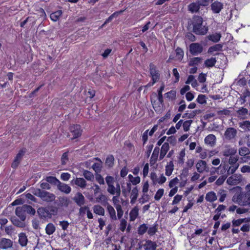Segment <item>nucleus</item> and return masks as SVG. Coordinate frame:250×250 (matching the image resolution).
<instances>
[{"mask_svg":"<svg viewBox=\"0 0 250 250\" xmlns=\"http://www.w3.org/2000/svg\"><path fill=\"white\" fill-rule=\"evenodd\" d=\"M203 18L199 16H193L188 21L187 28L198 35H205L208 31V27L203 25Z\"/></svg>","mask_w":250,"mask_h":250,"instance_id":"obj_1","label":"nucleus"},{"mask_svg":"<svg viewBox=\"0 0 250 250\" xmlns=\"http://www.w3.org/2000/svg\"><path fill=\"white\" fill-rule=\"evenodd\" d=\"M26 149L25 148H22L20 150L18 154L16 155V156L15 157L12 163L11 164V167L13 168L16 169L17 168L21 162V161L22 157L26 153Z\"/></svg>","mask_w":250,"mask_h":250,"instance_id":"obj_2","label":"nucleus"},{"mask_svg":"<svg viewBox=\"0 0 250 250\" xmlns=\"http://www.w3.org/2000/svg\"><path fill=\"white\" fill-rule=\"evenodd\" d=\"M69 130L70 133L67 136L70 137L71 136L72 140L77 138L80 137L82 134V131L81 130V126L79 125H74L70 126Z\"/></svg>","mask_w":250,"mask_h":250,"instance_id":"obj_3","label":"nucleus"},{"mask_svg":"<svg viewBox=\"0 0 250 250\" xmlns=\"http://www.w3.org/2000/svg\"><path fill=\"white\" fill-rule=\"evenodd\" d=\"M149 72L152 77L153 83H155L160 79V74L156 66L153 63L149 64Z\"/></svg>","mask_w":250,"mask_h":250,"instance_id":"obj_4","label":"nucleus"},{"mask_svg":"<svg viewBox=\"0 0 250 250\" xmlns=\"http://www.w3.org/2000/svg\"><path fill=\"white\" fill-rule=\"evenodd\" d=\"M189 48V52L192 55H197L203 51V47L199 43H192Z\"/></svg>","mask_w":250,"mask_h":250,"instance_id":"obj_5","label":"nucleus"},{"mask_svg":"<svg viewBox=\"0 0 250 250\" xmlns=\"http://www.w3.org/2000/svg\"><path fill=\"white\" fill-rule=\"evenodd\" d=\"M55 198L56 196L54 194L43 190L40 198L43 201L48 203L54 201Z\"/></svg>","mask_w":250,"mask_h":250,"instance_id":"obj_6","label":"nucleus"},{"mask_svg":"<svg viewBox=\"0 0 250 250\" xmlns=\"http://www.w3.org/2000/svg\"><path fill=\"white\" fill-rule=\"evenodd\" d=\"M206 6V4L201 3L200 1L196 2H192L188 5V10L192 13H197L199 11L200 6Z\"/></svg>","mask_w":250,"mask_h":250,"instance_id":"obj_7","label":"nucleus"},{"mask_svg":"<svg viewBox=\"0 0 250 250\" xmlns=\"http://www.w3.org/2000/svg\"><path fill=\"white\" fill-rule=\"evenodd\" d=\"M37 213L41 219L47 220L51 218L47 208H39L37 210Z\"/></svg>","mask_w":250,"mask_h":250,"instance_id":"obj_8","label":"nucleus"},{"mask_svg":"<svg viewBox=\"0 0 250 250\" xmlns=\"http://www.w3.org/2000/svg\"><path fill=\"white\" fill-rule=\"evenodd\" d=\"M25 213L26 212L23 205L22 206L18 207L16 208L15 210V214L18 217L20 218L21 221L24 222L26 218Z\"/></svg>","mask_w":250,"mask_h":250,"instance_id":"obj_9","label":"nucleus"},{"mask_svg":"<svg viewBox=\"0 0 250 250\" xmlns=\"http://www.w3.org/2000/svg\"><path fill=\"white\" fill-rule=\"evenodd\" d=\"M12 246L13 242L10 239L2 238L0 240V249L6 250Z\"/></svg>","mask_w":250,"mask_h":250,"instance_id":"obj_10","label":"nucleus"},{"mask_svg":"<svg viewBox=\"0 0 250 250\" xmlns=\"http://www.w3.org/2000/svg\"><path fill=\"white\" fill-rule=\"evenodd\" d=\"M73 199L77 205L80 207H81L85 203L84 197L83 196L82 193L79 192L76 193Z\"/></svg>","mask_w":250,"mask_h":250,"instance_id":"obj_11","label":"nucleus"},{"mask_svg":"<svg viewBox=\"0 0 250 250\" xmlns=\"http://www.w3.org/2000/svg\"><path fill=\"white\" fill-rule=\"evenodd\" d=\"M210 7L214 13H219L223 8V4L221 2L215 1L211 4Z\"/></svg>","mask_w":250,"mask_h":250,"instance_id":"obj_12","label":"nucleus"},{"mask_svg":"<svg viewBox=\"0 0 250 250\" xmlns=\"http://www.w3.org/2000/svg\"><path fill=\"white\" fill-rule=\"evenodd\" d=\"M57 187L58 190L66 194H69L71 190V188L69 186L64 183H62L60 181Z\"/></svg>","mask_w":250,"mask_h":250,"instance_id":"obj_13","label":"nucleus"},{"mask_svg":"<svg viewBox=\"0 0 250 250\" xmlns=\"http://www.w3.org/2000/svg\"><path fill=\"white\" fill-rule=\"evenodd\" d=\"M71 184L76 185L82 188H85L86 186V181L82 178H76L73 179L71 182Z\"/></svg>","mask_w":250,"mask_h":250,"instance_id":"obj_14","label":"nucleus"},{"mask_svg":"<svg viewBox=\"0 0 250 250\" xmlns=\"http://www.w3.org/2000/svg\"><path fill=\"white\" fill-rule=\"evenodd\" d=\"M237 131L233 127L228 128L225 133V136L227 139H231L236 135Z\"/></svg>","mask_w":250,"mask_h":250,"instance_id":"obj_15","label":"nucleus"},{"mask_svg":"<svg viewBox=\"0 0 250 250\" xmlns=\"http://www.w3.org/2000/svg\"><path fill=\"white\" fill-rule=\"evenodd\" d=\"M159 150L160 148L159 147L156 146L154 148L152 156L150 159V164L151 166L154 165L155 163L156 162L158 159Z\"/></svg>","mask_w":250,"mask_h":250,"instance_id":"obj_16","label":"nucleus"},{"mask_svg":"<svg viewBox=\"0 0 250 250\" xmlns=\"http://www.w3.org/2000/svg\"><path fill=\"white\" fill-rule=\"evenodd\" d=\"M169 149V146L168 143H167V142L165 143L163 145V146L161 147L160 154V156H159L160 160H162L164 158V157L166 155Z\"/></svg>","mask_w":250,"mask_h":250,"instance_id":"obj_17","label":"nucleus"},{"mask_svg":"<svg viewBox=\"0 0 250 250\" xmlns=\"http://www.w3.org/2000/svg\"><path fill=\"white\" fill-rule=\"evenodd\" d=\"M207 163L205 161L199 160L196 164V168L199 173H202L204 170L208 171V169H206Z\"/></svg>","mask_w":250,"mask_h":250,"instance_id":"obj_18","label":"nucleus"},{"mask_svg":"<svg viewBox=\"0 0 250 250\" xmlns=\"http://www.w3.org/2000/svg\"><path fill=\"white\" fill-rule=\"evenodd\" d=\"M238 198L243 200V205H250V191H247L243 196L239 195Z\"/></svg>","mask_w":250,"mask_h":250,"instance_id":"obj_19","label":"nucleus"},{"mask_svg":"<svg viewBox=\"0 0 250 250\" xmlns=\"http://www.w3.org/2000/svg\"><path fill=\"white\" fill-rule=\"evenodd\" d=\"M10 220L12 224L17 227L22 228L26 226L25 223L24 222L20 220L15 216L12 217Z\"/></svg>","mask_w":250,"mask_h":250,"instance_id":"obj_20","label":"nucleus"},{"mask_svg":"<svg viewBox=\"0 0 250 250\" xmlns=\"http://www.w3.org/2000/svg\"><path fill=\"white\" fill-rule=\"evenodd\" d=\"M28 239L25 233L21 232L19 234V243L22 246L27 245Z\"/></svg>","mask_w":250,"mask_h":250,"instance_id":"obj_21","label":"nucleus"},{"mask_svg":"<svg viewBox=\"0 0 250 250\" xmlns=\"http://www.w3.org/2000/svg\"><path fill=\"white\" fill-rule=\"evenodd\" d=\"M144 247L146 250H156L157 244L155 242L148 240L146 241Z\"/></svg>","mask_w":250,"mask_h":250,"instance_id":"obj_22","label":"nucleus"},{"mask_svg":"<svg viewBox=\"0 0 250 250\" xmlns=\"http://www.w3.org/2000/svg\"><path fill=\"white\" fill-rule=\"evenodd\" d=\"M59 204L61 207H68L70 203V200L66 197H59L58 198Z\"/></svg>","mask_w":250,"mask_h":250,"instance_id":"obj_23","label":"nucleus"},{"mask_svg":"<svg viewBox=\"0 0 250 250\" xmlns=\"http://www.w3.org/2000/svg\"><path fill=\"white\" fill-rule=\"evenodd\" d=\"M45 230L46 233L48 235H50L55 231L56 227L53 223H49L46 225Z\"/></svg>","mask_w":250,"mask_h":250,"instance_id":"obj_24","label":"nucleus"},{"mask_svg":"<svg viewBox=\"0 0 250 250\" xmlns=\"http://www.w3.org/2000/svg\"><path fill=\"white\" fill-rule=\"evenodd\" d=\"M216 137L213 134H209L208 135L205 139V142L206 144L210 145L213 146L215 143Z\"/></svg>","mask_w":250,"mask_h":250,"instance_id":"obj_25","label":"nucleus"},{"mask_svg":"<svg viewBox=\"0 0 250 250\" xmlns=\"http://www.w3.org/2000/svg\"><path fill=\"white\" fill-rule=\"evenodd\" d=\"M165 88V85L164 83H162V85L160 86V88L158 90V99L160 104L162 106L164 104V100L163 96L162 95L163 91L164 90Z\"/></svg>","mask_w":250,"mask_h":250,"instance_id":"obj_26","label":"nucleus"},{"mask_svg":"<svg viewBox=\"0 0 250 250\" xmlns=\"http://www.w3.org/2000/svg\"><path fill=\"white\" fill-rule=\"evenodd\" d=\"M221 37V35L219 33H216L214 34L209 35L207 37L209 40L211 41L214 42H218L220 41Z\"/></svg>","mask_w":250,"mask_h":250,"instance_id":"obj_27","label":"nucleus"},{"mask_svg":"<svg viewBox=\"0 0 250 250\" xmlns=\"http://www.w3.org/2000/svg\"><path fill=\"white\" fill-rule=\"evenodd\" d=\"M206 199L207 201L213 202L217 200V196L213 191H210L206 194Z\"/></svg>","mask_w":250,"mask_h":250,"instance_id":"obj_28","label":"nucleus"},{"mask_svg":"<svg viewBox=\"0 0 250 250\" xmlns=\"http://www.w3.org/2000/svg\"><path fill=\"white\" fill-rule=\"evenodd\" d=\"M114 157L113 155H109L106 158L105 164L108 166V167H112L114 164Z\"/></svg>","mask_w":250,"mask_h":250,"instance_id":"obj_29","label":"nucleus"},{"mask_svg":"<svg viewBox=\"0 0 250 250\" xmlns=\"http://www.w3.org/2000/svg\"><path fill=\"white\" fill-rule=\"evenodd\" d=\"M94 212L100 215H104V209L100 205H95L93 207Z\"/></svg>","mask_w":250,"mask_h":250,"instance_id":"obj_30","label":"nucleus"},{"mask_svg":"<svg viewBox=\"0 0 250 250\" xmlns=\"http://www.w3.org/2000/svg\"><path fill=\"white\" fill-rule=\"evenodd\" d=\"M62 10L56 11L50 14V17L51 20L54 21H57L60 17L62 15Z\"/></svg>","mask_w":250,"mask_h":250,"instance_id":"obj_31","label":"nucleus"},{"mask_svg":"<svg viewBox=\"0 0 250 250\" xmlns=\"http://www.w3.org/2000/svg\"><path fill=\"white\" fill-rule=\"evenodd\" d=\"M222 44L219 43L216 44L213 46L209 47L208 52V53H212L214 51H221L222 49Z\"/></svg>","mask_w":250,"mask_h":250,"instance_id":"obj_32","label":"nucleus"},{"mask_svg":"<svg viewBox=\"0 0 250 250\" xmlns=\"http://www.w3.org/2000/svg\"><path fill=\"white\" fill-rule=\"evenodd\" d=\"M239 126L245 131L250 130V121H245L243 122L239 123Z\"/></svg>","mask_w":250,"mask_h":250,"instance_id":"obj_33","label":"nucleus"},{"mask_svg":"<svg viewBox=\"0 0 250 250\" xmlns=\"http://www.w3.org/2000/svg\"><path fill=\"white\" fill-rule=\"evenodd\" d=\"M23 208L25 209V212L31 215H34L36 213V210L34 208H33L32 206L24 204L23 205Z\"/></svg>","mask_w":250,"mask_h":250,"instance_id":"obj_34","label":"nucleus"},{"mask_svg":"<svg viewBox=\"0 0 250 250\" xmlns=\"http://www.w3.org/2000/svg\"><path fill=\"white\" fill-rule=\"evenodd\" d=\"M202 60V58L200 57H195L191 59L188 62V65L193 66L198 65Z\"/></svg>","mask_w":250,"mask_h":250,"instance_id":"obj_35","label":"nucleus"},{"mask_svg":"<svg viewBox=\"0 0 250 250\" xmlns=\"http://www.w3.org/2000/svg\"><path fill=\"white\" fill-rule=\"evenodd\" d=\"M46 181L48 183L57 186L60 181L56 177L54 176H47L45 179Z\"/></svg>","mask_w":250,"mask_h":250,"instance_id":"obj_36","label":"nucleus"},{"mask_svg":"<svg viewBox=\"0 0 250 250\" xmlns=\"http://www.w3.org/2000/svg\"><path fill=\"white\" fill-rule=\"evenodd\" d=\"M216 62V59L215 58H211L206 60L204 62V64L206 67H211L215 65Z\"/></svg>","mask_w":250,"mask_h":250,"instance_id":"obj_37","label":"nucleus"},{"mask_svg":"<svg viewBox=\"0 0 250 250\" xmlns=\"http://www.w3.org/2000/svg\"><path fill=\"white\" fill-rule=\"evenodd\" d=\"M107 205V209L110 214V217L113 220H116V212L114 209V208L112 207L111 205H110L108 203V204H106Z\"/></svg>","mask_w":250,"mask_h":250,"instance_id":"obj_38","label":"nucleus"},{"mask_svg":"<svg viewBox=\"0 0 250 250\" xmlns=\"http://www.w3.org/2000/svg\"><path fill=\"white\" fill-rule=\"evenodd\" d=\"M47 209L49 214H50V217L52 218V215L55 216L58 214V208L53 206H48Z\"/></svg>","mask_w":250,"mask_h":250,"instance_id":"obj_39","label":"nucleus"},{"mask_svg":"<svg viewBox=\"0 0 250 250\" xmlns=\"http://www.w3.org/2000/svg\"><path fill=\"white\" fill-rule=\"evenodd\" d=\"M83 176L88 181H92L94 178L92 173L87 170H83Z\"/></svg>","mask_w":250,"mask_h":250,"instance_id":"obj_40","label":"nucleus"},{"mask_svg":"<svg viewBox=\"0 0 250 250\" xmlns=\"http://www.w3.org/2000/svg\"><path fill=\"white\" fill-rule=\"evenodd\" d=\"M139 209L137 207H135L130 211V217L131 221L134 220L138 215Z\"/></svg>","mask_w":250,"mask_h":250,"instance_id":"obj_41","label":"nucleus"},{"mask_svg":"<svg viewBox=\"0 0 250 250\" xmlns=\"http://www.w3.org/2000/svg\"><path fill=\"white\" fill-rule=\"evenodd\" d=\"M96 201L98 203H99L101 201L103 202V205L105 206L106 204H108L107 202V197L104 195L103 194H101L98 197L96 198Z\"/></svg>","mask_w":250,"mask_h":250,"instance_id":"obj_42","label":"nucleus"},{"mask_svg":"<svg viewBox=\"0 0 250 250\" xmlns=\"http://www.w3.org/2000/svg\"><path fill=\"white\" fill-rule=\"evenodd\" d=\"M148 229L146 224H143L138 228V233L139 235H143L146 232Z\"/></svg>","mask_w":250,"mask_h":250,"instance_id":"obj_43","label":"nucleus"},{"mask_svg":"<svg viewBox=\"0 0 250 250\" xmlns=\"http://www.w3.org/2000/svg\"><path fill=\"white\" fill-rule=\"evenodd\" d=\"M236 153V149L234 148H230L225 150L223 152V155L226 157L234 155Z\"/></svg>","mask_w":250,"mask_h":250,"instance_id":"obj_44","label":"nucleus"},{"mask_svg":"<svg viewBox=\"0 0 250 250\" xmlns=\"http://www.w3.org/2000/svg\"><path fill=\"white\" fill-rule=\"evenodd\" d=\"M42 190L40 188H32L30 189V191L33 194L40 198H41Z\"/></svg>","mask_w":250,"mask_h":250,"instance_id":"obj_45","label":"nucleus"},{"mask_svg":"<svg viewBox=\"0 0 250 250\" xmlns=\"http://www.w3.org/2000/svg\"><path fill=\"white\" fill-rule=\"evenodd\" d=\"M207 98L205 95L200 94L196 100L197 103L200 104H206L207 103Z\"/></svg>","mask_w":250,"mask_h":250,"instance_id":"obj_46","label":"nucleus"},{"mask_svg":"<svg viewBox=\"0 0 250 250\" xmlns=\"http://www.w3.org/2000/svg\"><path fill=\"white\" fill-rule=\"evenodd\" d=\"M158 224L155 223L154 225L150 227L147 231V233L150 235H153L157 231Z\"/></svg>","mask_w":250,"mask_h":250,"instance_id":"obj_47","label":"nucleus"},{"mask_svg":"<svg viewBox=\"0 0 250 250\" xmlns=\"http://www.w3.org/2000/svg\"><path fill=\"white\" fill-rule=\"evenodd\" d=\"M102 167V164H101V163H94L92 166V168L96 173H98L101 172Z\"/></svg>","mask_w":250,"mask_h":250,"instance_id":"obj_48","label":"nucleus"},{"mask_svg":"<svg viewBox=\"0 0 250 250\" xmlns=\"http://www.w3.org/2000/svg\"><path fill=\"white\" fill-rule=\"evenodd\" d=\"M239 154L242 156H244L250 154V151L247 147H241L239 150Z\"/></svg>","mask_w":250,"mask_h":250,"instance_id":"obj_49","label":"nucleus"},{"mask_svg":"<svg viewBox=\"0 0 250 250\" xmlns=\"http://www.w3.org/2000/svg\"><path fill=\"white\" fill-rule=\"evenodd\" d=\"M164 189L160 188V189H158L155 195V196H154L155 199L157 201L159 200L161 198V197L163 196V195H164Z\"/></svg>","mask_w":250,"mask_h":250,"instance_id":"obj_50","label":"nucleus"},{"mask_svg":"<svg viewBox=\"0 0 250 250\" xmlns=\"http://www.w3.org/2000/svg\"><path fill=\"white\" fill-rule=\"evenodd\" d=\"M239 164L237 163L235 164V165L233 166L232 167H229V169L227 171V174L228 175L232 174H233L235 171L236 170V169L239 167Z\"/></svg>","mask_w":250,"mask_h":250,"instance_id":"obj_51","label":"nucleus"},{"mask_svg":"<svg viewBox=\"0 0 250 250\" xmlns=\"http://www.w3.org/2000/svg\"><path fill=\"white\" fill-rule=\"evenodd\" d=\"M192 120H187L183 123V128L185 131H188L189 130V127L191 124L192 123Z\"/></svg>","mask_w":250,"mask_h":250,"instance_id":"obj_52","label":"nucleus"},{"mask_svg":"<svg viewBox=\"0 0 250 250\" xmlns=\"http://www.w3.org/2000/svg\"><path fill=\"white\" fill-rule=\"evenodd\" d=\"M68 151L63 153L61 157L62 165H64L66 164V161L68 160Z\"/></svg>","mask_w":250,"mask_h":250,"instance_id":"obj_53","label":"nucleus"},{"mask_svg":"<svg viewBox=\"0 0 250 250\" xmlns=\"http://www.w3.org/2000/svg\"><path fill=\"white\" fill-rule=\"evenodd\" d=\"M236 112L240 116H245L248 113V110L244 107H241Z\"/></svg>","mask_w":250,"mask_h":250,"instance_id":"obj_54","label":"nucleus"},{"mask_svg":"<svg viewBox=\"0 0 250 250\" xmlns=\"http://www.w3.org/2000/svg\"><path fill=\"white\" fill-rule=\"evenodd\" d=\"M176 55L178 57V59L180 60L183 58L184 51L180 47H178L175 50Z\"/></svg>","mask_w":250,"mask_h":250,"instance_id":"obj_55","label":"nucleus"},{"mask_svg":"<svg viewBox=\"0 0 250 250\" xmlns=\"http://www.w3.org/2000/svg\"><path fill=\"white\" fill-rule=\"evenodd\" d=\"M227 177V175H222L215 182L216 185L217 186H220L222 185Z\"/></svg>","mask_w":250,"mask_h":250,"instance_id":"obj_56","label":"nucleus"},{"mask_svg":"<svg viewBox=\"0 0 250 250\" xmlns=\"http://www.w3.org/2000/svg\"><path fill=\"white\" fill-rule=\"evenodd\" d=\"M176 91L175 90H171L165 94L166 97L168 99H174L176 97Z\"/></svg>","mask_w":250,"mask_h":250,"instance_id":"obj_57","label":"nucleus"},{"mask_svg":"<svg viewBox=\"0 0 250 250\" xmlns=\"http://www.w3.org/2000/svg\"><path fill=\"white\" fill-rule=\"evenodd\" d=\"M185 156V149H183L181 151L179 156L178 157V163L179 164H183L184 163V158Z\"/></svg>","mask_w":250,"mask_h":250,"instance_id":"obj_58","label":"nucleus"},{"mask_svg":"<svg viewBox=\"0 0 250 250\" xmlns=\"http://www.w3.org/2000/svg\"><path fill=\"white\" fill-rule=\"evenodd\" d=\"M95 178L96 181L99 183V184H100V185L104 184V178L101 174L99 173H96L95 175Z\"/></svg>","mask_w":250,"mask_h":250,"instance_id":"obj_59","label":"nucleus"},{"mask_svg":"<svg viewBox=\"0 0 250 250\" xmlns=\"http://www.w3.org/2000/svg\"><path fill=\"white\" fill-rule=\"evenodd\" d=\"M116 208L117 210V216L119 219H120L123 215V210L120 205H117Z\"/></svg>","mask_w":250,"mask_h":250,"instance_id":"obj_60","label":"nucleus"},{"mask_svg":"<svg viewBox=\"0 0 250 250\" xmlns=\"http://www.w3.org/2000/svg\"><path fill=\"white\" fill-rule=\"evenodd\" d=\"M238 156H230L229 157V163L230 165H235L236 164V162L238 161Z\"/></svg>","mask_w":250,"mask_h":250,"instance_id":"obj_61","label":"nucleus"},{"mask_svg":"<svg viewBox=\"0 0 250 250\" xmlns=\"http://www.w3.org/2000/svg\"><path fill=\"white\" fill-rule=\"evenodd\" d=\"M107 189V191L111 195L115 194V187L114 186L113 184L108 185Z\"/></svg>","mask_w":250,"mask_h":250,"instance_id":"obj_62","label":"nucleus"},{"mask_svg":"<svg viewBox=\"0 0 250 250\" xmlns=\"http://www.w3.org/2000/svg\"><path fill=\"white\" fill-rule=\"evenodd\" d=\"M126 224H127V222H126V221L125 219H122L121 220L120 229L122 231H125V229L126 228Z\"/></svg>","mask_w":250,"mask_h":250,"instance_id":"obj_63","label":"nucleus"},{"mask_svg":"<svg viewBox=\"0 0 250 250\" xmlns=\"http://www.w3.org/2000/svg\"><path fill=\"white\" fill-rule=\"evenodd\" d=\"M182 197H183L182 195H178V194L176 195L174 197V199L172 201V205H176V204H178L182 200Z\"/></svg>","mask_w":250,"mask_h":250,"instance_id":"obj_64","label":"nucleus"}]
</instances>
